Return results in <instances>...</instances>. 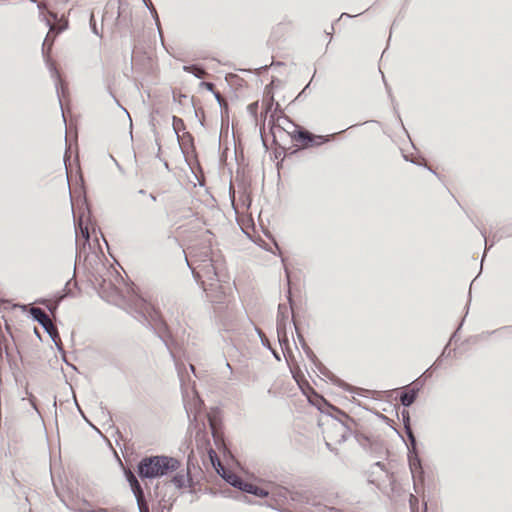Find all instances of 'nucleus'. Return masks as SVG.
Segmentation results:
<instances>
[{"instance_id":"1","label":"nucleus","mask_w":512,"mask_h":512,"mask_svg":"<svg viewBox=\"0 0 512 512\" xmlns=\"http://www.w3.org/2000/svg\"><path fill=\"white\" fill-rule=\"evenodd\" d=\"M32 3H35L37 5V8L39 10V20L42 21L46 27H48L49 32L46 35V38L44 39V42L42 44V54L45 58L46 65L48 67V70L50 72L51 77L55 81V90L58 97V102L61 108L62 118L64 123L66 124V119L64 115L63 110V104H62V97H64L65 93H68V87L67 84L61 79L60 73L55 65V63L47 56L46 54V48H51L56 36H58L60 33L65 31L68 28V22L66 21L63 25L57 27L52 24L51 20L58 21V15L55 12H48V16H46L44 11V5L37 2V0H30Z\"/></svg>"},{"instance_id":"2","label":"nucleus","mask_w":512,"mask_h":512,"mask_svg":"<svg viewBox=\"0 0 512 512\" xmlns=\"http://www.w3.org/2000/svg\"><path fill=\"white\" fill-rule=\"evenodd\" d=\"M134 313L135 317L162 341L171 358L175 360L173 347L177 345V342L173 338L161 312L142 297H137L134 302Z\"/></svg>"},{"instance_id":"3","label":"nucleus","mask_w":512,"mask_h":512,"mask_svg":"<svg viewBox=\"0 0 512 512\" xmlns=\"http://www.w3.org/2000/svg\"><path fill=\"white\" fill-rule=\"evenodd\" d=\"M181 461L165 454L145 455L136 464V474L139 479L147 483L160 479L179 470Z\"/></svg>"},{"instance_id":"4","label":"nucleus","mask_w":512,"mask_h":512,"mask_svg":"<svg viewBox=\"0 0 512 512\" xmlns=\"http://www.w3.org/2000/svg\"><path fill=\"white\" fill-rule=\"evenodd\" d=\"M338 133L329 135H319L310 132L301 126H295V130L291 133V139L297 143L302 144L303 148H312L322 146L332 140Z\"/></svg>"},{"instance_id":"5","label":"nucleus","mask_w":512,"mask_h":512,"mask_svg":"<svg viewBox=\"0 0 512 512\" xmlns=\"http://www.w3.org/2000/svg\"><path fill=\"white\" fill-rule=\"evenodd\" d=\"M206 259L198 266L197 269L191 268L193 277L203 287V284H208L212 281H222L224 274L218 271L214 261L206 255Z\"/></svg>"},{"instance_id":"6","label":"nucleus","mask_w":512,"mask_h":512,"mask_svg":"<svg viewBox=\"0 0 512 512\" xmlns=\"http://www.w3.org/2000/svg\"><path fill=\"white\" fill-rule=\"evenodd\" d=\"M225 278L226 275L222 276V281H212L208 282V284H203V290L212 302H222L231 291L230 283Z\"/></svg>"},{"instance_id":"7","label":"nucleus","mask_w":512,"mask_h":512,"mask_svg":"<svg viewBox=\"0 0 512 512\" xmlns=\"http://www.w3.org/2000/svg\"><path fill=\"white\" fill-rule=\"evenodd\" d=\"M209 457L212 462H213V458L216 459L217 464L222 472H220L216 467H215V469H216L217 473L222 477V479L226 483L231 485L233 488H236L237 490H239L240 492L243 493L245 486L247 484V481L230 470H224V468L221 466L220 462L217 459L215 451L212 448H210V450H209Z\"/></svg>"},{"instance_id":"8","label":"nucleus","mask_w":512,"mask_h":512,"mask_svg":"<svg viewBox=\"0 0 512 512\" xmlns=\"http://www.w3.org/2000/svg\"><path fill=\"white\" fill-rule=\"evenodd\" d=\"M29 317L33 322H37L43 330L49 335L51 340L58 339V330L52 324L49 316L40 308H31Z\"/></svg>"},{"instance_id":"9","label":"nucleus","mask_w":512,"mask_h":512,"mask_svg":"<svg viewBox=\"0 0 512 512\" xmlns=\"http://www.w3.org/2000/svg\"><path fill=\"white\" fill-rule=\"evenodd\" d=\"M407 460H408L409 469L412 474L414 489L418 493L417 486L419 484H423V482L425 480V470L423 467L422 458L420 457L419 452H417V453L407 454Z\"/></svg>"},{"instance_id":"10","label":"nucleus","mask_w":512,"mask_h":512,"mask_svg":"<svg viewBox=\"0 0 512 512\" xmlns=\"http://www.w3.org/2000/svg\"><path fill=\"white\" fill-rule=\"evenodd\" d=\"M315 368L326 377L333 385L343 389L344 391L354 393L355 387L340 379L337 375H335L332 371H330L316 356L314 361H311Z\"/></svg>"},{"instance_id":"11","label":"nucleus","mask_w":512,"mask_h":512,"mask_svg":"<svg viewBox=\"0 0 512 512\" xmlns=\"http://www.w3.org/2000/svg\"><path fill=\"white\" fill-rule=\"evenodd\" d=\"M313 405L324 415L332 418L333 420H338V415L346 417V412H344L339 407L333 405L328 400H326L322 396H317V400Z\"/></svg>"},{"instance_id":"12","label":"nucleus","mask_w":512,"mask_h":512,"mask_svg":"<svg viewBox=\"0 0 512 512\" xmlns=\"http://www.w3.org/2000/svg\"><path fill=\"white\" fill-rule=\"evenodd\" d=\"M290 489L284 486L275 485L270 491V501L267 506L273 505L274 507L282 508L283 505L289 502Z\"/></svg>"},{"instance_id":"13","label":"nucleus","mask_w":512,"mask_h":512,"mask_svg":"<svg viewBox=\"0 0 512 512\" xmlns=\"http://www.w3.org/2000/svg\"><path fill=\"white\" fill-rule=\"evenodd\" d=\"M170 484H173V486L177 489H183L186 487H192L193 486V478L190 475L189 471H187L186 474H183L182 472H174L173 476L169 480Z\"/></svg>"},{"instance_id":"14","label":"nucleus","mask_w":512,"mask_h":512,"mask_svg":"<svg viewBox=\"0 0 512 512\" xmlns=\"http://www.w3.org/2000/svg\"><path fill=\"white\" fill-rule=\"evenodd\" d=\"M418 396L417 388H410V385H406L402 388L399 401L404 408H409L414 404Z\"/></svg>"},{"instance_id":"15","label":"nucleus","mask_w":512,"mask_h":512,"mask_svg":"<svg viewBox=\"0 0 512 512\" xmlns=\"http://www.w3.org/2000/svg\"><path fill=\"white\" fill-rule=\"evenodd\" d=\"M123 474H124L125 480L129 484V487H130L133 495H135V494L142 495V492L144 491V489L139 482L140 479L136 474V470L131 471L130 469H123Z\"/></svg>"},{"instance_id":"16","label":"nucleus","mask_w":512,"mask_h":512,"mask_svg":"<svg viewBox=\"0 0 512 512\" xmlns=\"http://www.w3.org/2000/svg\"><path fill=\"white\" fill-rule=\"evenodd\" d=\"M287 322H288V308L285 304H279L278 313L276 319V329L277 334L284 335L287 330Z\"/></svg>"},{"instance_id":"17","label":"nucleus","mask_w":512,"mask_h":512,"mask_svg":"<svg viewBox=\"0 0 512 512\" xmlns=\"http://www.w3.org/2000/svg\"><path fill=\"white\" fill-rule=\"evenodd\" d=\"M184 399V408L187 414V417L190 422H192L190 414L194 413L193 421H197V415L201 412L203 401L199 397L193 398V403H187L185 396H183Z\"/></svg>"},{"instance_id":"18","label":"nucleus","mask_w":512,"mask_h":512,"mask_svg":"<svg viewBox=\"0 0 512 512\" xmlns=\"http://www.w3.org/2000/svg\"><path fill=\"white\" fill-rule=\"evenodd\" d=\"M289 501L317 506V504L311 501V493L308 490L297 491L290 489Z\"/></svg>"},{"instance_id":"19","label":"nucleus","mask_w":512,"mask_h":512,"mask_svg":"<svg viewBox=\"0 0 512 512\" xmlns=\"http://www.w3.org/2000/svg\"><path fill=\"white\" fill-rule=\"evenodd\" d=\"M292 322L294 324V327H295V330H296V334H297V338H298V341L304 351V353L306 354L307 358L310 360V361H314L316 359V354L313 352V350L308 346V344L306 343V340L304 338V336L300 333L299 329H298V326L295 322V317H294V314L292 315Z\"/></svg>"},{"instance_id":"20","label":"nucleus","mask_w":512,"mask_h":512,"mask_svg":"<svg viewBox=\"0 0 512 512\" xmlns=\"http://www.w3.org/2000/svg\"><path fill=\"white\" fill-rule=\"evenodd\" d=\"M262 104H263V110H264L265 115H267L269 112H271L274 106H275L274 114L282 111L280 104L275 102L274 96L272 93H270V94L266 93Z\"/></svg>"},{"instance_id":"21","label":"nucleus","mask_w":512,"mask_h":512,"mask_svg":"<svg viewBox=\"0 0 512 512\" xmlns=\"http://www.w3.org/2000/svg\"><path fill=\"white\" fill-rule=\"evenodd\" d=\"M243 493L251 494L259 498H268L270 491L247 482Z\"/></svg>"},{"instance_id":"22","label":"nucleus","mask_w":512,"mask_h":512,"mask_svg":"<svg viewBox=\"0 0 512 512\" xmlns=\"http://www.w3.org/2000/svg\"><path fill=\"white\" fill-rule=\"evenodd\" d=\"M481 235L483 236V238L485 240V245H487V240H486L485 232L481 231ZM502 237H512V224L503 227L501 229V235L499 237H497V234H495L493 236V242L491 243V245L489 247L485 246V251H484V254L482 256V260L484 259L487 250L494 245L495 241L500 240Z\"/></svg>"},{"instance_id":"23","label":"nucleus","mask_w":512,"mask_h":512,"mask_svg":"<svg viewBox=\"0 0 512 512\" xmlns=\"http://www.w3.org/2000/svg\"><path fill=\"white\" fill-rule=\"evenodd\" d=\"M351 434H353L355 440L364 449H367L368 447H370L372 445V438H371V436L356 430L355 427L353 428V432Z\"/></svg>"},{"instance_id":"24","label":"nucleus","mask_w":512,"mask_h":512,"mask_svg":"<svg viewBox=\"0 0 512 512\" xmlns=\"http://www.w3.org/2000/svg\"><path fill=\"white\" fill-rule=\"evenodd\" d=\"M182 70L184 72L193 74L198 79L203 78L206 73L205 68L200 64L184 65Z\"/></svg>"},{"instance_id":"25","label":"nucleus","mask_w":512,"mask_h":512,"mask_svg":"<svg viewBox=\"0 0 512 512\" xmlns=\"http://www.w3.org/2000/svg\"><path fill=\"white\" fill-rule=\"evenodd\" d=\"M454 352H455V349H454V350H449V343H447V344L445 345V347L443 348V350H442V352H441L440 356L436 359V361L434 362V364H433L429 369H427V370L425 371V373H424V374H428V373H429V371H430V369H432L433 367H434L435 369H436V368H438V367L440 366V364L442 363L443 359L451 357V356H452V353H454Z\"/></svg>"},{"instance_id":"26","label":"nucleus","mask_w":512,"mask_h":512,"mask_svg":"<svg viewBox=\"0 0 512 512\" xmlns=\"http://www.w3.org/2000/svg\"><path fill=\"white\" fill-rule=\"evenodd\" d=\"M336 421L338 423H340L341 426L350 433H352L353 428L357 426V422L352 417H350L347 413H346V417L338 415V420H336Z\"/></svg>"},{"instance_id":"27","label":"nucleus","mask_w":512,"mask_h":512,"mask_svg":"<svg viewBox=\"0 0 512 512\" xmlns=\"http://www.w3.org/2000/svg\"><path fill=\"white\" fill-rule=\"evenodd\" d=\"M406 435H407V438H408V441H409V443L407 444V449H408L407 454L419 452L418 451L417 439H416V437L414 435L413 430L406 431Z\"/></svg>"},{"instance_id":"28","label":"nucleus","mask_w":512,"mask_h":512,"mask_svg":"<svg viewBox=\"0 0 512 512\" xmlns=\"http://www.w3.org/2000/svg\"><path fill=\"white\" fill-rule=\"evenodd\" d=\"M37 304L45 305L48 311L51 313L52 316H54L57 312V309L59 305H56V303L52 302L48 298H40L35 301Z\"/></svg>"},{"instance_id":"29","label":"nucleus","mask_w":512,"mask_h":512,"mask_svg":"<svg viewBox=\"0 0 512 512\" xmlns=\"http://www.w3.org/2000/svg\"><path fill=\"white\" fill-rule=\"evenodd\" d=\"M139 512H149V506L145 500L144 491L142 495H134Z\"/></svg>"},{"instance_id":"30","label":"nucleus","mask_w":512,"mask_h":512,"mask_svg":"<svg viewBox=\"0 0 512 512\" xmlns=\"http://www.w3.org/2000/svg\"><path fill=\"white\" fill-rule=\"evenodd\" d=\"M74 226H75V231H76V235L78 234V229L80 230L83 238H84V244H83V248H85V245L88 244L89 245V241H90V234H89V230L87 227H82V224L79 223L77 225L76 223V220L74 219Z\"/></svg>"},{"instance_id":"31","label":"nucleus","mask_w":512,"mask_h":512,"mask_svg":"<svg viewBox=\"0 0 512 512\" xmlns=\"http://www.w3.org/2000/svg\"><path fill=\"white\" fill-rule=\"evenodd\" d=\"M172 121H173V130L177 136V139L179 140V132L185 130V123H184L183 119H181L177 116H173Z\"/></svg>"},{"instance_id":"32","label":"nucleus","mask_w":512,"mask_h":512,"mask_svg":"<svg viewBox=\"0 0 512 512\" xmlns=\"http://www.w3.org/2000/svg\"><path fill=\"white\" fill-rule=\"evenodd\" d=\"M401 420H402L405 432L412 430L410 413L405 408L401 411Z\"/></svg>"},{"instance_id":"33","label":"nucleus","mask_w":512,"mask_h":512,"mask_svg":"<svg viewBox=\"0 0 512 512\" xmlns=\"http://www.w3.org/2000/svg\"><path fill=\"white\" fill-rule=\"evenodd\" d=\"M212 434L217 449L225 453V440L220 438L214 431H212Z\"/></svg>"},{"instance_id":"34","label":"nucleus","mask_w":512,"mask_h":512,"mask_svg":"<svg viewBox=\"0 0 512 512\" xmlns=\"http://www.w3.org/2000/svg\"><path fill=\"white\" fill-rule=\"evenodd\" d=\"M65 298H68L67 297V294L66 293H63L61 290L60 291H57L56 293H54L52 295V297L50 298V300L54 303H56V305H60V303L65 299Z\"/></svg>"},{"instance_id":"35","label":"nucleus","mask_w":512,"mask_h":512,"mask_svg":"<svg viewBox=\"0 0 512 512\" xmlns=\"http://www.w3.org/2000/svg\"><path fill=\"white\" fill-rule=\"evenodd\" d=\"M425 384V378H423V376H420L418 378H416L411 384H410V388H417V393L419 394L420 391L422 390L423 386Z\"/></svg>"},{"instance_id":"36","label":"nucleus","mask_w":512,"mask_h":512,"mask_svg":"<svg viewBox=\"0 0 512 512\" xmlns=\"http://www.w3.org/2000/svg\"><path fill=\"white\" fill-rule=\"evenodd\" d=\"M248 112L253 116L256 117L258 113V102H252L247 106Z\"/></svg>"},{"instance_id":"37","label":"nucleus","mask_w":512,"mask_h":512,"mask_svg":"<svg viewBox=\"0 0 512 512\" xmlns=\"http://www.w3.org/2000/svg\"><path fill=\"white\" fill-rule=\"evenodd\" d=\"M71 279L68 280L66 283H65V286L64 288L61 290L63 293H66L67 294V297H73L74 296V292L72 291V289L70 288V285H71Z\"/></svg>"},{"instance_id":"38","label":"nucleus","mask_w":512,"mask_h":512,"mask_svg":"<svg viewBox=\"0 0 512 512\" xmlns=\"http://www.w3.org/2000/svg\"><path fill=\"white\" fill-rule=\"evenodd\" d=\"M200 87L205 88L207 91L213 92L215 90V85L212 82H200Z\"/></svg>"},{"instance_id":"39","label":"nucleus","mask_w":512,"mask_h":512,"mask_svg":"<svg viewBox=\"0 0 512 512\" xmlns=\"http://www.w3.org/2000/svg\"><path fill=\"white\" fill-rule=\"evenodd\" d=\"M463 323H464V318H463V319L461 320V322L459 323V325H458V327H457L456 331H455V332L450 336V339H449V341H448L449 345L451 344V342H452V341H455V340H456V338H457V336H458V332H459V330L462 328Z\"/></svg>"},{"instance_id":"40","label":"nucleus","mask_w":512,"mask_h":512,"mask_svg":"<svg viewBox=\"0 0 512 512\" xmlns=\"http://www.w3.org/2000/svg\"><path fill=\"white\" fill-rule=\"evenodd\" d=\"M57 348V350L61 353V354H64L65 351H64V348H63V345H62V342H61V339H60V335L58 334V339H55V340H52Z\"/></svg>"},{"instance_id":"41","label":"nucleus","mask_w":512,"mask_h":512,"mask_svg":"<svg viewBox=\"0 0 512 512\" xmlns=\"http://www.w3.org/2000/svg\"><path fill=\"white\" fill-rule=\"evenodd\" d=\"M90 27L92 29V32L95 35L100 36L99 31H98V29L96 27V23H95V19H94V15L93 14H91V16H90Z\"/></svg>"},{"instance_id":"42","label":"nucleus","mask_w":512,"mask_h":512,"mask_svg":"<svg viewBox=\"0 0 512 512\" xmlns=\"http://www.w3.org/2000/svg\"><path fill=\"white\" fill-rule=\"evenodd\" d=\"M100 410L104 417H107L108 420L112 421V415H111L110 411H108V409L105 406H103L102 403H100Z\"/></svg>"},{"instance_id":"43","label":"nucleus","mask_w":512,"mask_h":512,"mask_svg":"<svg viewBox=\"0 0 512 512\" xmlns=\"http://www.w3.org/2000/svg\"><path fill=\"white\" fill-rule=\"evenodd\" d=\"M278 339H279V343L280 345L283 347V346H288L289 345V340H288V336H287V332L285 333V336L284 335H279L278 334Z\"/></svg>"},{"instance_id":"44","label":"nucleus","mask_w":512,"mask_h":512,"mask_svg":"<svg viewBox=\"0 0 512 512\" xmlns=\"http://www.w3.org/2000/svg\"><path fill=\"white\" fill-rule=\"evenodd\" d=\"M150 14H151L153 20L155 21V24H156L158 30L160 31V19H159V15L157 13V10L153 9V11Z\"/></svg>"},{"instance_id":"45","label":"nucleus","mask_w":512,"mask_h":512,"mask_svg":"<svg viewBox=\"0 0 512 512\" xmlns=\"http://www.w3.org/2000/svg\"><path fill=\"white\" fill-rule=\"evenodd\" d=\"M259 335H260V338H261L262 345L264 347L268 348L270 351H272V347H271V344H270L269 340L265 336H263L262 334L259 333Z\"/></svg>"},{"instance_id":"46","label":"nucleus","mask_w":512,"mask_h":512,"mask_svg":"<svg viewBox=\"0 0 512 512\" xmlns=\"http://www.w3.org/2000/svg\"><path fill=\"white\" fill-rule=\"evenodd\" d=\"M310 83L311 81L303 88V90L295 97V99L292 102H295L306 95V91L309 88Z\"/></svg>"},{"instance_id":"47","label":"nucleus","mask_w":512,"mask_h":512,"mask_svg":"<svg viewBox=\"0 0 512 512\" xmlns=\"http://www.w3.org/2000/svg\"><path fill=\"white\" fill-rule=\"evenodd\" d=\"M349 436H353V434H351L350 432H348L346 429H345V432L343 434H341L340 436V439H339V443H343L345 441H347V439L349 438Z\"/></svg>"},{"instance_id":"48","label":"nucleus","mask_w":512,"mask_h":512,"mask_svg":"<svg viewBox=\"0 0 512 512\" xmlns=\"http://www.w3.org/2000/svg\"><path fill=\"white\" fill-rule=\"evenodd\" d=\"M216 101L219 103L220 107L223 108V102H222V98H221V94L217 91V90H214L213 92H211Z\"/></svg>"},{"instance_id":"49","label":"nucleus","mask_w":512,"mask_h":512,"mask_svg":"<svg viewBox=\"0 0 512 512\" xmlns=\"http://www.w3.org/2000/svg\"><path fill=\"white\" fill-rule=\"evenodd\" d=\"M187 98V95L186 94H183V93H179L178 95H176L175 93H173V100L174 101H179V103L182 102L183 99H186Z\"/></svg>"},{"instance_id":"50","label":"nucleus","mask_w":512,"mask_h":512,"mask_svg":"<svg viewBox=\"0 0 512 512\" xmlns=\"http://www.w3.org/2000/svg\"><path fill=\"white\" fill-rule=\"evenodd\" d=\"M287 300H288V303H289L290 309L293 311V307H294L295 302H294V300H293V297H292L291 291H288Z\"/></svg>"},{"instance_id":"51","label":"nucleus","mask_w":512,"mask_h":512,"mask_svg":"<svg viewBox=\"0 0 512 512\" xmlns=\"http://www.w3.org/2000/svg\"><path fill=\"white\" fill-rule=\"evenodd\" d=\"M409 502H410L411 509H413L414 506L418 503V499L415 496L411 495Z\"/></svg>"},{"instance_id":"52","label":"nucleus","mask_w":512,"mask_h":512,"mask_svg":"<svg viewBox=\"0 0 512 512\" xmlns=\"http://www.w3.org/2000/svg\"><path fill=\"white\" fill-rule=\"evenodd\" d=\"M403 157H404V160H405V161H407V162H411V163H413V164H415V165H417V166H422V164H421V163H418V162H416V161L412 160V159H411L409 156H407V155H403Z\"/></svg>"},{"instance_id":"53","label":"nucleus","mask_w":512,"mask_h":512,"mask_svg":"<svg viewBox=\"0 0 512 512\" xmlns=\"http://www.w3.org/2000/svg\"><path fill=\"white\" fill-rule=\"evenodd\" d=\"M325 446H326V448H327L329 451H331V452H334V453H337V452H338V450H337L336 448H334V447L331 445V443H329V442H325Z\"/></svg>"},{"instance_id":"54","label":"nucleus","mask_w":512,"mask_h":512,"mask_svg":"<svg viewBox=\"0 0 512 512\" xmlns=\"http://www.w3.org/2000/svg\"><path fill=\"white\" fill-rule=\"evenodd\" d=\"M324 509L328 512H342L341 510L335 508V507H327V506H324Z\"/></svg>"},{"instance_id":"55","label":"nucleus","mask_w":512,"mask_h":512,"mask_svg":"<svg viewBox=\"0 0 512 512\" xmlns=\"http://www.w3.org/2000/svg\"><path fill=\"white\" fill-rule=\"evenodd\" d=\"M422 167H425L426 169H428L432 174H434L436 177L440 178L439 174L433 170L431 167L427 166V165H424L422 164Z\"/></svg>"},{"instance_id":"56","label":"nucleus","mask_w":512,"mask_h":512,"mask_svg":"<svg viewBox=\"0 0 512 512\" xmlns=\"http://www.w3.org/2000/svg\"><path fill=\"white\" fill-rule=\"evenodd\" d=\"M144 5L149 10L150 13L153 11V9H156L151 1L150 4L147 2Z\"/></svg>"},{"instance_id":"57","label":"nucleus","mask_w":512,"mask_h":512,"mask_svg":"<svg viewBox=\"0 0 512 512\" xmlns=\"http://www.w3.org/2000/svg\"><path fill=\"white\" fill-rule=\"evenodd\" d=\"M468 297H469V299H468L467 304H466V314L465 315L468 314L469 305L471 303V291L469 292Z\"/></svg>"},{"instance_id":"58","label":"nucleus","mask_w":512,"mask_h":512,"mask_svg":"<svg viewBox=\"0 0 512 512\" xmlns=\"http://www.w3.org/2000/svg\"><path fill=\"white\" fill-rule=\"evenodd\" d=\"M374 466L379 467L381 470L385 469V464L380 461L376 462Z\"/></svg>"},{"instance_id":"59","label":"nucleus","mask_w":512,"mask_h":512,"mask_svg":"<svg viewBox=\"0 0 512 512\" xmlns=\"http://www.w3.org/2000/svg\"><path fill=\"white\" fill-rule=\"evenodd\" d=\"M34 334L36 335V337H37L40 341H42V336H41V334H40L39 330H38L36 327L34 328Z\"/></svg>"},{"instance_id":"60","label":"nucleus","mask_w":512,"mask_h":512,"mask_svg":"<svg viewBox=\"0 0 512 512\" xmlns=\"http://www.w3.org/2000/svg\"><path fill=\"white\" fill-rule=\"evenodd\" d=\"M272 353H273V356L275 357V359H276L277 361H280V360H281L280 354H279L278 352H276V351H273V350H272Z\"/></svg>"},{"instance_id":"61","label":"nucleus","mask_w":512,"mask_h":512,"mask_svg":"<svg viewBox=\"0 0 512 512\" xmlns=\"http://www.w3.org/2000/svg\"><path fill=\"white\" fill-rule=\"evenodd\" d=\"M184 137H186L189 140V142L193 143V136L190 133H186Z\"/></svg>"},{"instance_id":"62","label":"nucleus","mask_w":512,"mask_h":512,"mask_svg":"<svg viewBox=\"0 0 512 512\" xmlns=\"http://www.w3.org/2000/svg\"><path fill=\"white\" fill-rule=\"evenodd\" d=\"M64 162L66 163L67 161H70V155L68 154V152L66 151L65 154H64Z\"/></svg>"},{"instance_id":"63","label":"nucleus","mask_w":512,"mask_h":512,"mask_svg":"<svg viewBox=\"0 0 512 512\" xmlns=\"http://www.w3.org/2000/svg\"><path fill=\"white\" fill-rule=\"evenodd\" d=\"M148 197L153 201L155 202L157 200L156 196L153 194V193H149L148 194Z\"/></svg>"},{"instance_id":"64","label":"nucleus","mask_w":512,"mask_h":512,"mask_svg":"<svg viewBox=\"0 0 512 512\" xmlns=\"http://www.w3.org/2000/svg\"><path fill=\"white\" fill-rule=\"evenodd\" d=\"M137 193H138L139 195H146V194H147L146 190H144V189H140V190H138V192H137Z\"/></svg>"}]
</instances>
